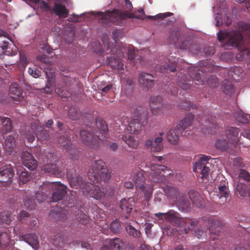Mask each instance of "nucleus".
Returning a JSON list of instances; mask_svg holds the SVG:
<instances>
[{"label":"nucleus","instance_id":"4d7b16f0","mask_svg":"<svg viewBox=\"0 0 250 250\" xmlns=\"http://www.w3.org/2000/svg\"><path fill=\"white\" fill-rule=\"evenodd\" d=\"M96 125L101 131H102L104 133H105L108 131V127L105 124L104 120L101 119H97L96 120Z\"/></svg>","mask_w":250,"mask_h":250},{"label":"nucleus","instance_id":"f8f14e48","mask_svg":"<svg viewBox=\"0 0 250 250\" xmlns=\"http://www.w3.org/2000/svg\"><path fill=\"white\" fill-rule=\"evenodd\" d=\"M208 156L202 155L193 166V171L196 173H200L202 178H207L208 175L209 166H210V163L208 162Z\"/></svg>","mask_w":250,"mask_h":250},{"label":"nucleus","instance_id":"a18cd8bd","mask_svg":"<svg viewBox=\"0 0 250 250\" xmlns=\"http://www.w3.org/2000/svg\"><path fill=\"white\" fill-rule=\"evenodd\" d=\"M0 125H2L5 132L10 131L12 129L11 120L10 118L5 117H0Z\"/></svg>","mask_w":250,"mask_h":250},{"label":"nucleus","instance_id":"de8ad7c7","mask_svg":"<svg viewBox=\"0 0 250 250\" xmlns=\"http://www.w3.org/2000/svg\"><path fill=\"white\" fill-rule=\"evenodd\" d=\"M67 114L69 118L73 120H77L81 115L79 109L76 106L70 107Z\"/></svg>","mask_w":250,"mask_h":250},{"label":"nucleus","instance_id":"f704fd0d","mask_svg":"<svg viewBox=\"0 0 250 250\" xmlns=\"http://www.w3.org/2000/svg\"><path fill=\"white\" fill-rule=\"evenodd\" d=\"M188 196L193 205L196 207L202 208L204 206L203 198L198 192L191 190L188 192Z\"/></svg>","mask_w":250,"mask_h":250},{"label":"nucleus","instance_id":"ea45409f","mask_svg":"<svg viewBox=\"0 0 250 250\" xmlns=\"http://www.w3.org/2000/svg\"><path fill=\"white\" fill-rule=\"evenodd\" d=\"M45 74L46 75V77L47 78V83L46 84V87L45 88V91L46 93H51L54 89V85L55 83L54 80V71L53 70H51V72H50V74H48V72L47 71H45Z\"/></svg>","mask_w":250,"mask_h":250},{"label":"nucleus","instance_id":"c756f323","mask_svg":"<svg viewBox=\"0 0 250 250\" xmlns=\"http://www.w3.org/2000/svg\"><path fill=\"white\" fill-rule=\"evenodd\" d=\"M11 231L9 229H5L0 234V248H4L12 245L11 239Z\"/></svg>","mask_w":250,"mask_h":250},{"label":"nucleus","instance_id":"20e7f679","mask_svg":"<svg viewBox=\"0 0 250 250\" xmlns=\"http://www.w3.org/2000/svg\"><path fill=\"white\" fill-rule=\"evenodd\" d=\"M133 114L136 118L129 122L127 130L130 133L138 134L142 126L147 124L148 112L146 107L139 106L134 109Z\"/></svg>","mask_w":250,"mask_h":250},{"label":"nucleus","instance_id":"e433bc0d","mask_svg":"<svg viewBox=\"0 0 250 250\" xmlns=\"http://www.w3.org/2000/svg\"><path fill=\"white\" fill-rule=\"evenodd\" d=\"M23 240L28 243L34 249H38L39 242L38 236L34 233H28L22 236Z\"/></svg>","mask_w":250,"mask_h":250},{"label":"nucleus","instance_id":"338daca9","mask_svg":"<svg viewBox=\"0 0 250 250\" xmlns=\"http://www.w3.org/2000/svg\"><path fill=\"white\" fill-rule=\"evenodd\" d=\"M215 146L218 149L226 150L228 147V142L225 140H219L216 142Z\"/></svg>","mask_w":250,"mask_h":250},{"label":"nucleus","instance_id":"6e6d98bb","mask_svg":"<svg viewBox=\"0 0 250 250\" xmlns=\"http://www.w3.org/2000/svg\"><path fill=\"white\" fill-rule=\"evenodd\" d=\"M28 63L25 54L22 52H20V61L18 67L20 69H24Z\"/></svg>","mask_w":250,"mask_h":250},{"label":"nucleus","instance_id":"2eb2a0df","mask_svg":"<svg viewBox=\"0 0 250 250\" xmlns=\"http://www.w3.org/2000/svg\"><path fill=\"white\" fill-rule=\"evenodd\" d=\"M166 220L171 225L177 227H183L188 222L186 218L181 217L180 214L174 210L170 209L166 212Z\"/></svg>","mask_w":250,"mask_h":250},{"label":"nucleus","instance_id":"423d86ee","mask_svg":"<svg viewBox=\"0 0 250 250\" xmlns=\"http://www.w3.org/2000/svg\"><path fill=\"white\" fill-rule=\"evenodd\" d=\"M87 126L80 131V135L82 141L87 146L97 148L100 146V143L104 140L105 136L99 130H95Z\"/></svg>","mask_w":250,"mask_h":250},{"label":"nucleus","instance_id":"13d9d810","mask_svg":"<svg viewBox=\"0 0 250 250\" xmlns=\"http://www.w3.org/2000/svg\"><path fill=\"white\" fill-rule=\"evenodd\" d=\"M24 205L25 207L30 209H33L35 208V202L34 199H33L32 197L27 196L23 200Z\"/></svg>","mask_w":250,"mask_h":250},{"label":"nucleus","instance_id":"412c9836","mask_svg":"<svg viewBox=\"0 0 250 250\" xmlns=\"http://www.w3.org/2000/svg\"><path fill=\"white\" fill-rule=\"evenodd\" d=\"M204 220L209 225V231L212 234L218 236L220 235L222 229L223 222L221 220L216 219L212 217H209L207 219Z\"/></svg>","mask_w":250,"mask_h":250},{"label":"nucleus","instance_id":"79ce46f5","mask_svg":"<svg viewBox=\"0 0 250 250\" xmlns=\"http://www.w3.org/2000/svg\"><path fill=\"white\" fill-rule=\"evenodd\" d=\"M178 83L180 87L185 90L189 89L191 85V81L188 79V77L180 73L178 74Z\"/></svg>","mask_w":250,"mask_h":250},{"label":"nucleus","instance_id":"3c124183","mask_svg":"<svg viewBox=\"0 0 250 250\" xmlns=\"http://www.w3.org/2000/svg\"><path fill=\"white\" fill-rule=\"evenodd\" d=\"M226 182L224 181L221 182L218 186V195L220 198L222 197H228L229 195L228 188L226 186Z\"/></svg>","mask_w":250,"mask_h":250},{"label":"nucleus","instance_id":"603ef678","mask_svg":"<svg viewBox=\"0 0 250 250\" xmlns=\"http://www.w3.org/2000/svg\"><path fill=\"white\" fill-rule=\"evenodd\" d=\"M236 120L242 124H247L249 122L250 116L243 112H238L235 114Z\"/></svg>","mask_w":250,"mask_h":250},{"label":"nucleus","instance_id":"5701e85b","mask_svg":"<svg viewBox=\"0 0 250 250\" xmlns=\"http://www.w3.org/2000/svg\"><path fill=\"white\" fill-rule=\"evenodd\" d=\"M21 158L23 165L29 169L33 170L37 167V161L28 151H23L21 153Z\"/></svg>","mask_w":250,"mask_h":250},{"label":"nucleus","instance_id":"69168bd1","mask_svg":"<svg viewBox=\"0 0 250 250\" xmlns=\"http://www.w3.org/2000/svg\"><path fill=\"white\" fill-rule=\"evenodd\" d=\"M188 50L191 53L198 54L201 52V48L200 46L196 43H193L191 42V45H189Z\"/></svg>","mask_w":250,"mask_h":250},{"label":"nucleus","instance_id":"f03ea898","mask_svg":"<svg viewBox=\"0 0 250 250\" xmlns=\"http://www.w3.org/2000/svg\"><path fill=\"white\" fill-rule=\"evenodd\" d=\"M70 186L73 188H80L84 194H86L96 200H104L106 198L104 192L102 191L98 186L85 182L73 168L66 173Z\"/></svg>","mask_w":250,"mask_h":250},{"label":"nucleus","instance_id":"0eeeda50","mask_svg":"<svg viewBox=\"0 0 250 250\" xmlns=\"http://www.w3.org/2000/svg\"><path fill=\"white\" fill-rule=\"evenodd\" d=\"M132 181L136 186V189L143 191L146 200L148 201L152 196V189L148 185L145 186L144 171L140 168L135 169L133 171Z\"/></svg>","mask_w":250,"mask_h":250},{"label":"nucleus","instance_id":"5fc2aeb1","mask_svg":"<svg viewBox=\"0 0 250 250\" xmlns=\"http://www.w3.org/2000/svg\"><path fill=\"white\" fill-rule=\"evenodd\" d=\"M125 229L127 233L135 238H139L141 233L140 231L136 229L133 226L130 225H127L125 227Z\"/></svg>","mask_w":250,"mask_h":250},{"label":"nucleus","instance_id":"864d4df0","mask_svg":"<svg viewBox=\"0 0 250 250\" xmlns=\"http://www.w3.org/2000/svg\"><path fill=\"white\" fill-rule=\"evenodd\" d=\"M127 55L129 60L133 61L134 59V62L135 61L137 62V60H139V62H141L142 58L140 56L135 55L133 47L130 46L128 49Z\"/></svg>","mask_w":250,"mask_h":250},{"label":"nucleus","instance_id":"49530a36","mask_svg":"<svg viewBox=\"0 0 250 250\" xmlns=\"http://www.w3.org/2000/svg\"><path fill=\"white\" fill-rule=\"evenodd\" d=\"M146 147L150 149L151 152H159L163 148L162 145H154V142L152 140L148 139L146 141Z\"/></svg>","mask_w":250,"mask_h":250},{"label":"nucleus","instance_id":"e2e57ef3","mask_svg":"<svg viewBox=\"0 0 250 250\" xmlns=\"http://www.w3.org/2000/svg\"><path fill=\"white\" fill-rule=\"evenodd\" d=\"M236 190L241 196H245L247 193L246 185L242 183H238L236 185Z\"/></svg>","mask_w":250,"mask_h":250},{"label":"nucleus","instance_id":"bf43d9fd","mask_svg":"<svg viewBox=\"0 0 250 250\" xmlns=\"http://www.w3.org/2000/svg\"><path fill=\"white\" fill-rule=\"evenodd\" d=\"M179 106L181 108L184 109L185 110H188L191 108L195 109L197 107L196 105L191 104L189 101L186 100L182 101L180 103Z\"/></svg>","mask_w":250,"mask_h":250},{"label":"nucleus","instance_id":"680f3d73","mask_svg":"<svg viewBox=\"0 0 250 250\" xmlns=\"http://www.w3.org/2000/svg\"><path fill=\"white\" fill-rule=\"evenodd\" d=\"M51 237L54 245L57 247L60 246V243L63 241V238L60 231L58 232L56 235H52Z\"/></svg>","mask_w":250,"mask_h":250},{"label":"nucleus","instance_id":"6ab92c4d","mask_svg":"<svg viewBox=\"0 0 250 250\" xmlns=\"http://www.w3.org/2000/svg\"><path fill=\"white\" fill-rule=\"evenodd\" d=\"M58 142L60 144H63L62 146L72 159L76 160L78 158V151L73 146L71 141L68 139L67 134L61 135L58 139Z\"/></svg>","mask_w":250,"mask_h":250},{"label":"nucleus","instance_id":"a211bd4d","mask_svg":"<svg viewBox=\"0 0 250 250\" xmlns=\"http://www.w3.org/2000/svg\"><path fill=\"white\" fill-rule=\"evenodd\" d=\"M14 175V171L11 165L4 163L0 164V182L5 183V185L11 183Z\"/></svg>","mask_w":250,"mask_h":250},{"label":"nucleus","instance_id":"c03bdc74","mask_svg":"<svg viewBox=\"0 0 250 250\" xmlns=\"http://www.w3.org/2000/svg\"><path fill=\"white\" fill-rule=\"evenodd\" d=\"M164 190L167 196L171 197L176 200V198L181 196L178 193V190L177 188L166 186L164 188Z\"/></svg>","mask_w":250,"mask_h":250},{"label":"nucleus","instance_id":"aec40b11","mask_svg":"<svg viewBox=\"0 0 250 250\" xmlns=\"http://www.w3.org/2000/svg\"><path fill=\"white\" fill-rule=\"evenodd\" d=\"M179 33L177 31H171L169 32V43L173 44L178 48L183 50H188L190 45H191V41L190 40H186L181 42H178Z\"/></svg>","mask_w":250,"mask_h":250},{"label":"nucleus","instance_id":"b1692460","mask_svg":"<svg viewBox=\"0 0 250 250\" xmlns=\"http://www.w3.org/2000/svg\"><path fill=\"white\" fill-rule=\"evenodd\" d=\"M156 70L161 73H168L176 71V63L175 60L173 62L170 61V59L166 60L165 62H161L156 66Z\"/></svg>","mask_w":250,"mask_h":250},{"label":"nucleus","instance_id":"58836bf2","mask_svg":"<svg viewBox=\"0 0 250 250\" xmlns=\"http://www.w3.org/2000/svg\"><path fill=\"white\" fill-rule=\"evenodd\" d=\"M122 140L125 142L129 147L136 149L139 144V141L134 136L131 135H124L122 136Z\"/></svg>","mask_w":250,"mask_h":250},{"label":"nucleus","instance_id":"dca6fc26","mask_svg":"<svg viewBox=\"0 0 250 250\" xmlns=\"http://www.w3.org/2000/svg\"><path fill=\"white\" fill-rule=\"evenodd\" d=\"M166 220L171 225L177 227H183L188 222L186 218L181 217L180 214L174 210L170 209L166 212Z\"/></svg>","mask_w":250,"mask_h":250},{"label":"nucleus","instance_id":"7ed1b4c3","mask_svg":"<svg viewBox=\"0 0 250 250\" xmlns=\"http://www.w3.org/2000/svg\"><path fill=\"white\" fill-rule=\"evenodd\" d=\"M97 15L99 23L106 26L111 23L123 26L126 23V18L142 19V15L135 16L127 10L123 11L118 9L105 12H99Z\"/></svg>","mask_w":250,"mask_h":250},{"label":"nucleus","instance_id":"39448f33","mask_svg":"<svg viewBox=\"0 0 250 250\" xmlns=\"http://www.w3.org/2000/svg\"><path fill=\"white\" fill-rule=\"evenodd\" d=\"M87 175L89 180L93 183H101L102 181L107 182L110 179V175L105 167L104 162L102 160L95 161Z\"/></svg>","mask_w":250,"mask_h":250},{"label":"nucleus","instance_id":"c9c22d12","mask_svg":"<svg viewBox=\"0 0 250 250\" xmlns=\"http://www.w3.org/2000/svg\"><path fill=\"white\" fill-rule=\"evenodd\" d=\"M176 205L180 210L188 212L191 209L190 204L186 196L181 195L176 198Z\"/></svg>","mask_w":250,"mask_h":250},{"label":"nucleus","instance_id":"0e129e2a","mask_svg":"<svg viewBox=\"0 0 250 250\" xmlns=\"http://www.w3.org/2000/svg\"><path fill=\"white\" fill-rule=\"evenodd\" d=\"M31 178L30 174L25 171H22L20 176V184H25Z\"/></svg>","mask_w":250,"mask_h":250},{"label":"nucleus","instance_id":"4be33fe9","mask_svg":"<svg viewBox=\"0 0 250 250\" xmlns=\"http://www.w3.org/2000/svg\"><path fill=\"white\" fill-rule=\"evenodd\" d=\"M149 105L153 114L160 115L162 113L163 104V99L161 96H153L149 99Z\"/></svg>","mask_w":250,"mask_h":250},{"label":"nucleus","instance_id":"72a5a7b5","mask_svg":"<svg viewBox=\"0 0 250 250\" xmlns=\"http://www.w3.org/2000/svg\"><path fill=\"white\" fill-rule=\"evenodd\" d=\"M3 147L5 151L11 154L16 152V145L14 137L12 135H8L3 144Z\"/></svg>","mask_w":250,"mask_h":250},{"label":"nucleus","instance_id":"f3484780","mask_svg":"<svg viewBox=\"0 0 250 250\" xmlns=\"http://www.w3.org/2000/svg\"><path fill=\"white\" fill-rule=\"evenodd\" d=\"M36 127L33 124L25 133L26 138L29 143H32L35 138V135L38 139L47 140L49 139V134L47 130L42 129L39 134L36 133Z\"/></svg>","mask_w":250,"mask_h":250},{"label":"nucleus","instance_id":"9b49d317","mask_svg":"<svg viewBox=\"0 0 250 250\" xmlns=\"http://www.w3.org/2000/svg\"><path fill=\"white\" fill-rule=\"evenodd\" d=\"M72 79L69 76L62 75L61 79L58 82L55 89V92L62 98H67L71 95L69 87H71Z\"/></svg>","mask_w":250,"mask_h":250},{"label":"nucleus","instance_id":"4468645a","mask_svg":"<svg viewBox=\"0 0 250 250\" xmlns=\"http://www.w3.org/2000/svg\"><path fill=\"white\" fill-rule=\"evenodd\" d=\"M166 220L171 225L177 227H183L188 222L186 218L181 217L180 214L174 210L170 209L166 212Z\"/></svg>","mask_w":250,"mask_h":250},{"label":"nucleus","instance_id":"bb28decb","mask_svg":"<svg viewBox=\"0 0 250 250\" xmlns=\"http://www.w3.org/2000/svg\"><path fill=\"white\" fill-rule=\"evenodd\" d=\"M186 134H183L180 128L177 126L176 128H171L167 133V138L168 142L173 145L176 144L180 136H185Z\"/></svg>","mask_w":250,"mask_h":250},{"label":"nucleus","instance_id":"473e14b6","mask_svg":"<svg viewBox=\"0 0 250 250\" xmlns=\"http://www.w3.org/2000/svg\"><path fill=\"white\" fill-rule=\"evenodd\" d=\"M194 116L192 114H188L185 118L182 120L179 124L177 125L181 131L183 133L184 132L185 133L188 131V128L191 126Z\"/></svg>","mask_w":250,"mask_h":250},{"label":"nucleus","instance_id":"1a4fd4ad","mask_svg":"<svg viewBox=\"0 0 250 250\" xmlns=\"http://www.w3.org/2000/svg\"><path fill=\"white\" fill-rule=\"evenodd\" d=\"M112 57H107L108 65L112 68L124 69V63L121 60V58L124 56L126 49L122 43H117L115 47L110 49Z\"/></svg>","mask_w":250,"mask_h":250},{"label":"nucleus","instance_id":"2f4dec72","mask_svg":"<svg viewBox=\"0 0 250 250\" xmlns=\"http://www.w3.org/2000/svg\"><path fill=\"white\" fill-rule=\"evenodd\" d=\"M125 243L119 238H114L110 241V247L106 246L102 247L101 250H125Z\"/></svg>","mask_w":250,"mask_h":250},{"label":"nucleus","instance_id":"052dcab7","mask_svg":"<svg viewBox=\"0 0 250 250\" xmlns=\"http://www.w3.org/2000/svg\"><path fill=\"white\" fill-rule=\"evenodd\" d=\"M76 217L78 220L83 225L87 224L89 221L88 216L85 213L81 211L77 214Z\"/></svg>","mask_w":250,"mask_h":250},{"label":"nucleus","instance_id":"c85d7f7f","mask_svg":"<svg viewBox=\"0 0 250 250\" xmlns=\"http://www.w3.org/2000/svg\"><path fill=\"white\" fill-rule=\"evenodd\" d=\"M9 95L13 100L17 101H20L23 98L22 89L18 84L15 83H12L10 85Z\"/></svg>","mask_w":250,"mask_h":250},{"label":"nucleus","instance_id":"37998d69","mask_svg":"<svg viewBox=\"0 0 250 250\" xmlns=\"http://www.w3.org/2000/svg\"><path fill=\"white\" fill-rule=\"evenodd\" d=\"M221 88L222 91L229 96H232L235 91L233 85L229 81L227 80H225L223 82Z\"/></svg>","mask_w":250,"mask_h":250},{"label":"nucleus","instance_id":"a19ab883","mask_svg":"<svg viewBox=\"0 0 250 250\" xmlns=\"http://www.w3.org/2000/svg\"><path fill=\"white\" fill-rule=\"evenodd\" d=\"M43 169L47 173L55 175V176H60L62 172V169L57 167L56 165L53 164H48L45 165Z\"/></svg>","mask_w":250,"mask_h":250},{"label":"nucleus","instance_id":"774afa93","mask_svg":"<svg viewBox=\"0 0 250 250\" xmlns=\"http://www.w3.org/2000/svg\"><path fill=\"white\" fill-rule=\"evenodd\" d=\"M207 83L208 86L212 88L216 87L219 84L218 79L213 76H211L208 77L207 80Z\"/></svg>","mask_w":250,"mask_h":250},{"label":"nucleus","instance_id":"8fccbe9b","mask_svg":"<svg viewBox=\"0 0 250 250\" xmlns=\"http://www.w3.org/2000/svg\"><path fill=\"white\" fill-rule=\"evenodd\" d=\"M14 219V216L9 211H4L0 214V219L1 221L6 224H9Z\"/></svg>","mask_w":250,"mask_h":250},{"label":"nucleus","instance_id":"f257e3e1","mask_svg":"<svg viewBox=\"0 0 250 250\" xmlns=\"http://www.w3.org/2000/svg\"><path fill=\"white\" fill-rule=\"evenodd\" d=\"M218 40L222 42L226 39L225 45L227 46L239 47L240 51L237 55L240 61L246 60L250 55V25L239 21L237 28L224 32L219 31L217 33Z\"/></svg>","mask_w":250,"mask_h":250},{"label":"nucleus","instance_id":"6e6552de","mask_svg":"<svg viewBox=\"0 0 250 250\" xmlns=\"http://www.w3.org/2000/svg\"><path fill=\"white\" fill-rule=\"evenodd\" d=\"M172 171L164 165L152 164L150 167V176L154 182H168V178L173 175Z\"/></svg>","mask_w":250,"mask_h":250},{"label":"nucleus","instance_id":"7c9ffc66","mask_svg":"<svg viewBox=\"0 0 250 250\" xmlns=\"http://www.w3.org/2000/svg\"><path fill=\"white\" fill-rule=\"evenodd\" d=\"M153 77L148 73H142L140 74L139 81L144 88L149 89L153 84Z\"/></svg>","mask_w":250,"mask_h":250},{"label":"nucleus","instance_id":"9d476101","mask_svg":"<svg viewBox=\"0 0 250 250\" xmlns=\"http://www.w3.org/2000/svg\"><path fill=\"white\" fill-rule=\"evenodd\" d=\"M134 200L133 198H124L120 201V207L122 211V218L131 220L138 217V209H133Z\"/></svg>","mask_w":250,"mask_h":250},{"label":"nucleus","instance_id":"09e8293b","mask_svg":"<svg viewBox=\"0 0 250 250\" xmlns=\"http://www.w3.org/2000/svg\"><path fill=\"white\" fill-rule=\"evenodd\" d=\"M228 73L229 76L232 80H236L238 79L239 75L241 73V69L239 67L234 66L229 70Z\"/></svg>","mask_w":250,"mask_h":250},{"label":"nucleus","instance_id":"ddd939ff","mask_svg":"<svg viewBox=\"0 0 250 250\" xmlns=\"http://www.w3.org/2000/svg\"><path fill=\"white\" fill-rule=\"evenodd\" d=\"M206 62H200V65L204 66L205 69L203 67H190L188 69V73L190 78L194 81H196L195 82V85H202L204 84V77H203V72L209 71L205 63Z\"/></svg>","mask_w":250,"mask_h":250},{"label":"nucleus","instance_id":"4c0bfd02","mask_svg":"<svg viewBox=\"0 0 250 250\" xmlns=\"http://www.w3.org/2000/svg\"><path fill=\"white\" fill-rule=\"evenodd\" d=\"M53 10L54 13L60 18H66L69 13V11L66 7L59 3H55L54 4Z\"/></svg>","mask_w":250,"mask_h":250},{"label":"nucleus","instance_id":"a878e982","mask_svg":"<svg viewBox=\"0 0 250 250\" xmlns=\"http://www.w3.org/2000/svg\"><path fill=\"white\" fill-rule=\"evenodd\" d=\"M56 184L57 189L52 195L51 201L52 202H57L62 200L66 193V186L62 184L60 182H57Z\"/></svg>","mask_w":250,"mask_h":250},{"label":"nucleus","instance_id":"cd10ccee","mask_svg":"<svg viewBox=\"0 0 250 250\" xmlns=\"http://www.w3.org/2000/svg\"><path fill=\"white\" fill-rule=\"evenodd\" d=\"M238 129L234 127H229L226 131L228 142L233 146H236L238 141Z\"/></svg>","mask_w":250,"mask_h":250},{"label":"nucleus","instance_id":"393cba45","mask_svg":"<svg viewBox=\"0 0 250 250\" xmlns=\"http://www.w3.org/2000/svg\"><path fill=\"white\" fill-rule=\"evenodd\" d=\"M3 40V36H0V47L1 48L3 53L7 56H14L17 54V49L16 47H11L9 45V42L5 40Z\"/></svg>","mask_w":250,"mask_h":250}]
</instances>
